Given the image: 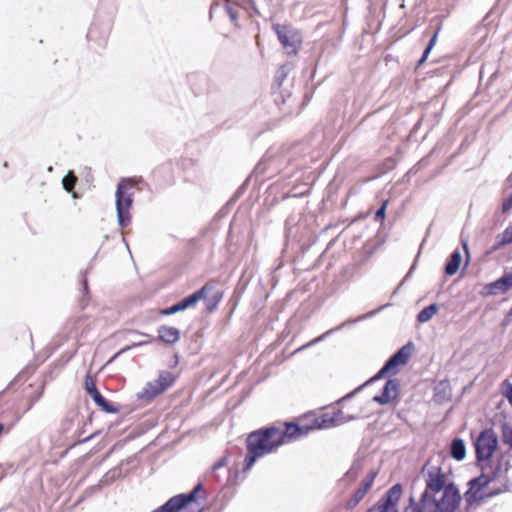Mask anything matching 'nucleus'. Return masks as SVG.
I'll return each mask as SVG.
<instances>
[{"label": "nucleus", "mask_w": 512, "mask_h": 512, "mask_svg": "<svg viewBox=\"0 0 512 512\" xmlns=\"http://www.w3.org/2000/svg\"><path fill=\"white\" fill-rule=\"evenodd\" d=\"M512 244V224L509 225L501 235L498 236L497 247Z\"/></svg>", "instance_id": "obj_33"}, {"label": "nucleus", "mask_w": 512, "mask_h": 512, "mask_svg": "<svg viewBox=\"0 0 512 512\" xmlns=\"http://www.w3.org/2000/svg\"><path fill=\"white\" fill-rule=\"evenodd\" d=\"M377 474V470H370L365 476V478L362 480V483L359 488L367 493L369 489L372 487Z\"/></svg>", "instance_id": "obj_32"}, {"label": "nucleus", "mask_w": 512, "mask_h": 512, "mask_svg": "<svg viewBox=\"0 0 512 512\" xmlns=\"http://www.w3.org/2000/svg\"><path fill=\"white\" fill-rule=\"evenodd\" d=\"M507 317L508 318H511L512 317V308L509 310L508 314H507Z\"/></svg>", "instance_id": "obj_58"}, {"label": "nucleus", "mask_w": 512, "mask_h": 512, "mask_svg": "<svg viewBox=\"0 0 512 512\" xmlns=\"http://www.w3.org/2000/svg\"><path fill=\"white\" fill-rule=\"evenodd\" d=\"M288 72H289V68L285 65L281 66L277 70V72L275 74V78H274L273 89H275L276 87L281 88L284 80L287 78Z\"/></svg>", "instance_id": "obj_30"}, {"label": "nucleus", "mask_w": 512, "mask_h": 512, "mask_svg": "<svg viewBox=\"0 0 512 512\" xmlns=\"http://www.w3.org/2000/svg\"><path fill=\"white\" fill-rule=\"evenodd\" d=\"M156 381L160 385V391H166L168 388H170L176 381V377L172 372H169L167 370H162L159 373L158 378Z\"/></svg>", "instance_id": "obj_23"}, {"label": "nucleus", "mask_w": 512, "mask_h": 512, "mask_svg": "<svg viewBox=\"0 0 512 512\" xmlns=\"http://www.w3.org/2000/svg\"><path fill=\"white\" fill-rule=\"evenodd\" d=\"M405 512H416V501L413 495L409 498V505Z\"/></svg>", "instance_id": "obj_44"}, {"label": "nucleus", "mask_w": 512, "mask_h": 512, "mask_svg": "<svg viewBox=\"0 0 512 512\" xmlns=\"http://www.w3.org/2000/svg\"><path fill=\"white\" fill-rule=\"evenodd\" d=\"M111 472L113 473L112 478H114L116 473L120 472V470L118 468H114Z\"/></svg>", "instance_id": "obj_55"}, {"label": "nucleus", "mask_w": 512, "mask_h": 512, "mask_svg": "<svg viewBox=\"0 0 512 512\" xmlns=\"http://www.w3.org/2000/svg\"><path fill=\"white\" fill-rule=\"evenodd\" d=\"M437 311L438 305L436 303L428 305L418 313V322L425 323L429 321L437 313Z\"/></svg>", "instance_id": "obj_26"}, {"label": "nucleus", "mask_w": 512, "mask_h": 512, "mask_svg": "<svg viewBox=\"0 0 512 512\" xmlns=\"http://www.w3.org/2000/svg\"><path fill=\"white\" fill-rule=\"evenodd\" d=\"M73 198H77V194L76 193H73Z\"/></svg>", "instance_id": "obj_63"}, {"label": "nucleus", "mask_w": 512, "mask_h": 512, "mask_svg": "<svg viewBox=\"0 0 512 512\" xmlns=\"http://www.w3.org/2000/svg\"><path fill=\"white\" fill-rule=\"evenodd\" d=\"M163 392L164 391H160V385L155 379L153 381L148 382L146 386L142 389V391L137 393V398L139 400L149 403L155 397L162 394Z\"/></svg>", "instance_id": "obj_14"}, {"label": "nucleus", "mask_w": 512, "mask_h": 512, "mask_svg": "<svg viewBox=\"0 0 512 512\" xmlns=\"http://www.w3.org/2000/svg\"><path fill=\"white\" fill-rule=\"evenodd\" d=\"M503 491H506V489H501V488L491 489L488 493H485V497L486 498H492L494 496L499 495Z\"/></svg>", "instance_id": "obj_46"}, {"label": "nucleus", "mask_w": 512, "mask_h": 512, "mask_svg": "<svg viewBox=\"0 0 512 512\" xmlns=\"http://www.w3.org/2000/svg\"><path fill=\"white\" fill-rule=\"evenodd\" d=\"M202 490L203 484L198 482L190 492L177 494L167 501L179 512H203L198 503V494Z\"/></svg>", "instance_id": "obj_7"}, {"label": "nucleus", "mask_w": 512, "mask_h": 512, "mask_svg": "<svg viewBox=\"0 0 512 512\" xmlns=\"http://www.w3.org/2000/svg\"><path fill=\"white\" fill-rule=\"evenodd\" d=\"M158 338L166 344H174L180 339V331L175 327L162 325L158 328Z\"/></svg>", "instance_id": "obj_16"}, {"label": "nucleus", "mask_w": 512, "mask_h": 512, "mask_svg": "<svg viewBox=\"0 0 512 512\" xmlns=\"http://www.w3.org/2000/svg\"><path fill=\"white\" fill-rule=\"evenodd\" d=\"M420 472L426 485L418 501L421 511L456 512L461 503V494L457 485L448 480L442 468L427 461Z\"/></svg>", "instance_id": "obj_1"}, {"label": "nucleus", "mask_w": 512, "mask_h": 512, "mask_svg": "<svg viewBox=\"0 0 512 512\" xmlns=\"http://www.w3.org/2000/svg\"><path fill=\"white\" fill-rule=\"evenodd\" d=\"M260 172H263L262 168H261V163H259L255 169H254V173H260Z\"/></svg>", "instance_id": "obj_52"}, {"label": "nucleus", "mask_w": 512, "mask_h": 512, "mask_svg": "<svg viewBox=\"0 0 512 512\" xmlns=\"http://www.w3.org/2000/svg\"><path fill=\"white\" fill-rule=\"evenodd\" d=\"M441 29V22L440 21H437L436 25H435V29L421 55V57L418 59V67L420 65H422L428 58L430 52L432 51L433 47L435 46L436 44V41H437V38H438V34H439V31Z\"/></svg>", "instance_id": "obj_21"}, {"label": "nucleus", "mask_w": 512, "mask_h": 512, "mask_svg": "<svg viewBox=\"0 0 512 512\" xmlns=\"http://www.w3.org/2000/svg\"><path fill=\"white\" fill-rule=\"evenodd\" d=\"M151 512H179L173 505L166 501L160 507L152 510Z\"/></svg>", "instance_id": "obj_39"}, {"label": "nucleus", "mask_w": 512, "mask_h": 512, "mask_svg": "<svg viewBox=\"0 0 512 512\" xmlns=\"http://www.w3.org/2000/svg\"><path fill=\"white\" fill-rule=\"evenodd\" d=\"M274 95V102L279 107V109L285 113L289 114L292 112L291 110V102H292V95L291 93H284L282 91L280 92H273Z\"/></svg>", "instance_id": "obj_20"}, {"label": "nucleus", "mask_w": 512, "mask_h": 512, "mask_svg": "<svg viewBox=\"0 0 512 512\" xmlns=\"http://www.w3.org/2000/svg\"><path fill=\"white\" fill-rule=\"evenodd\" d=\"M224 297V291L222 290H218L216 291L211 297H206L203 298L205 300V306H206V310L210 313L214 312L219 303L222 301Z\"/></svg>", "instance_id": "obj_25"}, {"label": "nucleus", "mask_w": 512, "mask_h": 512, "mask_svg": "<svg viewBox=\"0 0 512 512\" xmlns=\"http://www.w3.org/2000/svg\"><path fill=\"white\" fill-rule=\"evenodd\" d=\"M336 426L343 425L353 420L359 419L357 415L345 414L341 409L333 412Z\"/></svg>", "instance_id": "obj_27"}, {"label": "nucleus", "mask_w": 512, "mask_h": 512, "mask_svg": "<svg viewBox=\"0 0 512 512\" xmlns=\"http://www.w3.org/2000/svg\"><path fill=\"white\" fill-rule=\"evenodd\" d=\"M308 433L306 425L293 422H286L284 430L270 425L250 432L246 438L247 453L243 461V472L249 471L259 458L272 453L287 440L298 439Z\"/></svg>", "instance_id": "obj_2"}, {"label": "nucleus", "mask_w": 512, "mask_h": 512, "mask_svg": "<svg viewBox=\"0 0 512 512\" xmlns=\"http://www.w3.org/2000/svg\"><path fill=\"white\" fill-rule=\"evenodd\" d=\"M414 167H415V166H413V167L409 170V174H410V175L414 173Z\"/></svg>", "instance_id": "obj_59"}, {"label": "nucleus", "mask_w": 512, "mask_h": 512, "mask_svg": "<svg viewBox=\"0 0 512 512\" xmlns=\"http://www.w3.org/2000/svg\"><path fill=\"white\" fill-rule=\"evenodd\" d=\"M400 389V381L397 378H389L383 386L381 393L375 395L372 401L379 405H387L397 398Z\"/></svg>", "instance_id": "obj_12"}, {"label": "nucleus", "mask_w": 512, "mask_h": 512, "mask_svg": "<svg viewBox=\"0 0 512 512\" xmlns=\"http://www.w3.org/2000/svg\"><path fill=\"white\" fill-rule=\"evenodd\" d=\"M84 386L86 392L91 396L94 403L106 413L116 414L120 411L119 407L108 401L97 389L92 376L88 373L85 376Z\"/></svg>", "instance_id": "obj_9"}, {"label": "nucleus", "mask_w": 512, "mask_h": 512, "mask_svg": "<svg viewBox=\"0 0 512 512\" xmlns=\"http://www.w3.org/2000/svg\"><path fill=\"white\" fill-rule=\"evenodd\" d=\"M502 459H500L497 463V465L493 468V471L492 473L489 475V476H495V479H497L499 477V474L501 472V469H502Z\"/></svg>", "instance_id": "obj_45"}, {"label": "nucleus", "mask_w": 512, "mask_h": 512, "mask_svg": "<svg viewBox=\"0 0 512 512\" xmlns=\"http://www.w3.org/2000/svg\"><path fill=\"white\" fill-rule=\"evenodd\" d=\"M227 461H228V456L224 455L217 462H215L214 465L211 467V469L205 474L206 481L219 482L220 479H219V476L217 475L216 471L218 469L226 466Z\"/></svg>", "instance_id": "obj_24"}, {"label": "nucleus", "mask_w": 512, "mask_h": 512, "mask_svg": "<svg viewBox=\"0 0 512 512\" xmlns=\"http://www.w3.org/2000/svg\"><path fill=\"white\" fill-rule=\"evenodd\" d=\"M367 493L364 492L363 490H361L360 488H358L354 494L352 495V497L347 501L346 503V509L347 510H352L354 509L359 503L360 501L365 497Z\"/></svg>", "instance_id": "obj_29"}, {"label": "nucleus", "mask_w": 512, "mask_h": 512, "mask_svg": "<svg viewBox=\"0 0 512 512\" xmlns=\"http://www.w3.org/2000/svg\"><path fill=\"white\" fill-rule=\"evenodd\" d=\"M226 11L232 21H235L237 19V13L233 10V8L227 6Z\"/></svg>", "instance_id": "obj_48"}, {"label": "nucleus", "mask_w": 512, "mask_h": 512, "mask_svg": "<svg viewBox=\"0 0 512 512\" xmlns=\"http://www.w3.org/2000/svg\"><path fill=\"white\" fill-rule=\"evenodd\" d=\"M512 210V192L503 200L501 205V212L507 213Z\"/></svg>", "instance_id": "obj_38"}, {"label": "nucleus", "mask_w": 512, "mask_h": 512, "mask_svg": "<svg viewBox=\"0 0 512 512\" xmlns=\"http://www.w3.org/2000/svg\"><path fill=\"white\" fill-rule=\"evenodd\" d=\"M4 474H0V481L4 478Z\"/></svg>", "instance_id": "obj_62"}, {"label": "nucleus", "mask_w": 512, "mask_h": 512, "mask_svg": "<svg viewBox=\"0 0 512 512\" xmlns=\"http://www.w3.org/2000/svg\"><path fill=\"white\" fill-rule=\"evenodd\" d=\"M402 494V485L396 483L378 500L383 504L387 505L391 509H397L396 505Z\"/></svg>", "instance_id": "obj_13"}, {"label": "nucleus", "mask_w": 512, "mask_h": 512, "mask_svg": "<svg viewBox=\"0 0 512 512\" xmlns=\"http://www.w3.org/2000/svg\"><path fill=\"white\" fill-rule=\"evenodd\" d=\"M95 33H96V26L95 25H92L87 33V38L88 40H92L94 39L95 37Z\"/></svg>", "instance_id": "obj_49"}, {"label": "nucleus", "mask_w": 512, "mask_h": 512, "mask_svg": "<svg viewBox=\"0 0 512 512\" xmlns=\"http://www.w3.org/2000/svg\"><path fill=\"white\" fill-rule=\"evenodd\" d=\"M306 428H309V432L311 430H316V429H323L322 427V424L320 422V419H319V416L318 417H315L310 424H307L306 425Z\"/></svg>", "instance_id": "obj_42"}, {"label": "nucleus", "mask_w": 512, "mask_h": 512, "mask_svg": "<svg viewBox=\"0 0 512 512\" xmlns=\"http://www.w3.org/2000/svg\"><path fill=\"white\" fill-rule=\"evenodd\" d=\"M367 512H398L397 509H391L380 501L367 510Z\"/></svg>", "instance_id": "obj_36"}, {"label": "nucleus", "mask_w": 512, "mask_h": 512, "mask_svg": "<svg viewBox=\"0 0 512 512\" xmlns=\"http://www.w3.org/2000/svg\"><path fill=\"white\" fill-rule=\"evenodd\" d=\"M47 171H48V172H52V171H53V167H52V166H49V167L47 168Z\"/></svg>", "instance_id": "obj_60"}, {"label": "nucleus", "mask_w": 512, "mask_h": 512, "mask_svg": "<svg viewBox=\"0 0 512 512\" xmlns=\"http://www.w3.org/2000/svg\"><path fill=\"white\" fill-rule=\"evenodd\" d=\"M477 464L489 461L498 448V437L492 428L482 430L474 442Z\"/></svg>", "instance_id": "obj_5"}, {"label": "nucleus", "mask_w": 512, "mask_h": 512, "mask_svg": "<svg viewBox=\"0 0 512 512\" xmlns=\"http://www.w3.org/2000/svg\"><path fill=\"white\" fill-rule=\"evenodd\" d=\"M323 429L336 426L333 413H323L319 416Z\"/></svg>", "instance_id": "obj_35"}, {"label": "nucleus", "mask_w": 512, "mask_h": 512, "mask_svg": "<svg viewBox=\"0 0 512 512\" xmlns=\"http://www.w3.org/2000/svg\"><path fill=\"white\" fill-rule=\"evenodd\" d=\"M312 97V93H305L304 94V102H308Z\"/></svg>", "instance_id": "obj_51"}, {"label": "nucleus", "mask_w": 512, "mask_h": 512, "mask_svg": "<svg viewBox=\"0 0 512 512\" xmlns=\"http://www.w3.org/2000/svg\"><path fill=\"white\" fill-rule=\"evenodd\" d=\"M178 363H179V356L177 354H174L173 355V360L169 364V367L170 368H174V367H176L178 365Z\"/></svg>", "instance_id": "obj_50"}, {"label": "nucleus", "mask_w": 512, "mask_h": 512, "mask_svg": "<svg viewBox=\"0 0 512 512\" xmlns=\"http://www.w3.org/2000/svg\"><path fill=\"white\" fill-rule=\"evenodd\" d=\"M501 437L503 443L512 448V427L508 423L501 425Z\"/></svg>", "instance_id": "obj_34"}, {"label": "nucleus", "mask_w": 512, "mask_h": 512, "mask_svg": "<svg viewBox=\"0 0 512 512\" xmlns=\"http://www.w3.org/2000/svg\"><path fill=\"white\" fill-rule=\"evenodd\" d=\"M3 166H4L5 168H7V167H8V163H7V162H4V163H3Z\"/></svg>", "instance_id": "obj_61"}, {"label": "nucleus", "mask_w": 512, "mask_h": 512, "mask_svg": "<svg viewBox=\"0 0 512 512\" xmlns=\"http://www.w3.org/2000/svg\"><path fill=\"white\" fill-rule=\"evenodd\" d=\"M416 131V124L412 127L411 131H410V137L413 136V133Z\"/></svg>", "instance_id": "obj_56"}, {"label": "nucleus", "mask_w": 512, "mask_h": 512, "mask_svg": "<svg viewBox=\"0 0 512 512\" xmlns=\"http://www.w3.org/2000/svg\"><path fill=\"white\" fill-rule=\"evenodd\" d=\"M13 427V423H10L8 425L3 424L0 422V435L4 432L8 433Z\"/></svg>", "instance_id": "obj_47"}, {"label": "nucleus", "mask_w": 512, "mask_h": 512, "mask_svg": "<svg viewBox=\"0 0 512 512\" xmlns=\"http://www.w3.org/2000/svg\"><path fill=\"white\" fill-rule=\"evenodd\" d=\"M250 4H251V6H252V8H253V11H254L256 14H259V11L257 10L256 5H255V2H254V1H252V0H250Z\"/></svg>", "instance_id": "obj_53"}, {"label": "nucleus", "mask_w": 512, "mask_h": 512, "mask_svg": "<svg viewBox=\"0 0 512 512\" xmlns=\"http://www.w3.org/2000/svg\"><path fill=\"white\" fill-rule=\"evenodd\" d=\"M462 262V254L459 249H455L447 258L444 265V272L448 276L455 275Z\"/></svg>", "instance_id": "obj_15"}, {"label": "nucleus", "mask_w": 512, "mask_h": 512, "mask_svg": "<svg viewBox=\"0 0 512 512\" xmlns=\"http://www.w3.org/2000/svg\"><path fill=\"white\" fill-rule=\"evenodd\" d=\"M388 205V200L382 202L381 206L376 210L374 219L376 221L382 222L386 216V209Z\"/></svg>", "instance_id": "obj_37"}, {"label": "nucleus", "mask_w": 512, "mask_h": 512, "mask_svg": "<svg viewBox=\"0 0 512 512\" xmlns=\"http://www.w3.org/2000/svg\"><path fill=\"white\" fill-rule=\"evenodd\" d=\"M481 470L484 471L483 466H481ZM494 480L495 476H488L487 474L482 472L479 476L470 479L467 483V486L469 489L482 491Z\"/></svg>", "instance_id": "obj_18"}, {"label": "nucleus", "mask_w": 512, "mask_h": 512, "mask_svg": "<svg viewBox=\"0 0 512 512\" xmlns=\"http://www.w3.org/2000/svg\"><path fill=\"white\" fill-rule=\"evenodd\" d=\"M485 498V493H482L479 490L468 488L467 491L464 493V499L466 503L465 509L469 511L474 504L483 501Z\"/></svg>", "instance_id": "obj_22"}, {"label": "nucleus", "mask_w": 512, "mask_h": 512, "mask_svg": "<svg viewBox=\"0 0 512 512\" xmlns=\"http://www.w3.org/2000/svg\"><path fill=\"white\" fill-rule=\"evenodd\" d=\"M213 283L207 282L200 289L193 292L192 294L184 297L177 303L173 304L170 307L164 308L161 310V314L165 316H170L175 313L184 311L190 307H194L200 300H203L205 296L213 289Z\"/></svg>", "instance_id": "obj_8"}, {"label": "nucleus", "mask_w": 512, "mask_h": 512, "mask_svg": "<svg viewBox=\"0 0 512 512\" xmlns=\"http://www.w3.org/2000/svg\"><path fill=\"white\" fill-rule=\"evenodd\" d=\"M92 269V265H90L84 272H83V278H82V291L84 294H88L89 286L88 281L86 278L87 273Z\"/></svg>", "instance_id": "obj_41"}, {"label": "nucleus", "mask_w": 512, "mask_h": 512, "mask_svg": "<svg viewBox=\"0 0 512 512\" xmlns=\"http://www.w3.org/2000/svg\"><path fill=\"white\" fill-rule=\"evenodd\" d=\"M133 186L130 179L122 178L115 192V206L117 212V222L121 228L127 227L131 223L130 209L133 205V194L129 189Z\"/></svg>", "instance_id": "obj_4"}, {"label": "nucleus", "mask_w": 512, "mask_h": 512, "mask_svg": "<svg viewBox=\"0 0 512 512\" xmlns=\"http://www.w3.org/2000/svg\"><path fill=\"white\" fill-rule=\"evenodd\" d=\"M387 306H389V304L382 305V306H380V307H379L378 309H376V310H372V311H370V312H368V313H366V314H363V315L359 316L358 318L348 320V321L343 322V323H341L340 325H338V326H336V327H334V328H331V329L327 330L326 332H324V333H323V334H321L320 336H318V337H316V338L312 339V340H311V341H309L308 343H306V344L302 345L301 347H299L298 349H296V350L294 351V353H297V352L303 351V350L307 349L308 347H311V346H313V345H315V344H317V343H319V342H321V341L325 340L328 336H330V335L334 334V333H335V332H337V331L342 330V329H343L347 324H354V323H357V322H359V321L365 320V319H367V318H370V317H372V316L376 315V314H377L381 309H383V308H385V307H387Z\"/></svg>", "instance_id": "obj_10"}, {"label": "nucleus", "mask_w": 512, "mask_h": 512, "mask_svg": "<svg viewBox=\"0 0 512 512\" xmlns=\"http://www.w3.org/2000/svg\"><path fill=\"white\" fill-rule=\"evenodd\" d=\"M463 246H464V249H465V252H466V255H467V262H466V264H467V263H468V260H469V250H468V246H467V244H466V243H464V245H463Z\"/></svg>", "instance_id": "obj_54"}, {"label": "nucleus", "mask_w": 512, "mask_h": 512, "mask_svg": "<svg viewBox=\"0 0 512 512\" xmlns=\"http://www.w3.org/2000/svg\"><path fill=\"white\" fill-rule=\"evenodd\" d=\"M451 398V387L450 383L447 380L440 381L434 387V401L436 403H443Z\"/></svg>", "instance_id": "obj_17"}, {"label": "nucleus", "mask_w": 512, "mask_h": 512, "mask_svg": "<svg viewBox=\"0 0 512 512\" xmlns=\"http://www.w3.org/2000/svg\"><path fill=\"white\" fill-rule=\"evenodd\" d=\"M416 269V257L413 259L412 261V264L410 266V269L408 271V273L406 274V276L404 277V279L402 280V282L398 285V287L394 290L393 294H396L398 292V290L401 288V286L403 285V283L412 276V273L413 271Z\"/></svg>", "instance_id": "obj_40"}, {"label": "nucleus", "mask_w": 512, "mask_h": 512, "mask_svg": "<svg viewBox=\"0 0 512 512\" xmlns=\"http://www.w3.org/2000/svg\"><path fill=\"white\" fill-rule=\"evenodd\" d=\"M512 288V282L507 272H505L501 277L487 283L482 288L480 294L483 297L488 296H497L501 294L507 293Z\"/></svg>", "instance_id": "obj_11"}, {"label": "nucleus", "mask_w": 512, "mask_h": 512, "mask_svg": "<svg viewBox=\"0 0 512 512\" xmlns=\"http://www.w3.org/2000/svg\"><path fill=\"white\" fill-rule=\"evenodd\" d=\"M249 179L250 177H248L242 184L241 186L236 190L235 194H234V198H238L240 197L246 190L247 188V185H248V182H249Z\"/></svg>", "instance_id": "obj_43"}, {"label": "nucleus", "mask_w": 512, "mask_h": 512, "mask_svg": "<svg viewBox=\"0 0 512 512\" xmlns=\"http://www.w3.org/2000/svg\"><path fill=\"white\" fill-rule=\"evenodd\" d=\"M450 456L456 461H462L466 457V445L463 439L456 437L450 443Z\"/></svg>", "instance_id": "obj_19"}, {"label": "nucleus", "mask_w": 512, "mask_h": 512, "mask_svg": "<svg viewBox=\"0 0 512 512\" xmlns=\"http://www.w3.org/2000/svg\"><path fill=\"white\" fill-rule=\"evenodd\" d=\"M93 437H94V434H92V435H90V436L86 437L83 441H84V442H87V441L91 440Z\"/></svg>", "instance_id": "obj_57"}, {"label": "nucleus", "mask_w": 512, "mask_h": 512, "mask_svg": "<svg viewBox=\"0 0 512 512\" xmlns=\"http://www.w3.org/2000/svg\"><path fill=\"white\" fill-rule=\"evenodd\" d=\"M415 349L414 343L412 341H409L404 346H402L400 349H398L393 355H391L384 365L378 370V372L372 376L370 379H368L366 382L352 390L351 392L347 393L345 396L341 397L337 403H342L344 401L352 399L357 393H359L364 387L370 385L371 383L378 381L382 378H385L386 376H394L399 372L400 367L405 366L410 357L412 356V353Z\"/></svg>", "instance_id": "obj_3"}, {"label": "nucleus", "mask_w": 512, "mask_h": 512, "mask_svg": "<svg viewBox=\"0 0 512 512\" xmlns=\"http://www.w3.org/2000/svg\"><path fill=\"white\" fill-rule=\"evenodd\" d=\"M273 31L276 33L279 42L288 55L297 53L302 43V38L297 29L292 25L273 24Z\"/></svg>", "instance_id": "obj_6"}, {"label": "nucleus", "mask_w": 512, "mask_h": 512, "mask_svg": "<svg viewBox=\"0 0 512 512\" xmlns=\"http://www.w3.org/2000/svg\"><path fill=\"white\" fill-rule=\"evenodd\" d=\"M77 182V177L75 176L72 170L68 171V173L62 179L63 188L67 192H72Z\"/></svg>", "instance_id": "obj_31"}, {"label": "nucleus", "mask_w": 512, "mask_h": 512, "mask_svg": "<svg viewBox=\"0 0 512 512\" xmlns=\"http://www.w3.org/2000/svg\"><path fill=\"white\" fill-rule=\"evenodd\" d=\"M360 471H361L360 464L354 462L351 465L350 469L345 473V475L343 476V478L340 481H347L348 484L353 483L357 479Z\"/></svg>", "instance_id": "obj_28"}]
</instances>
